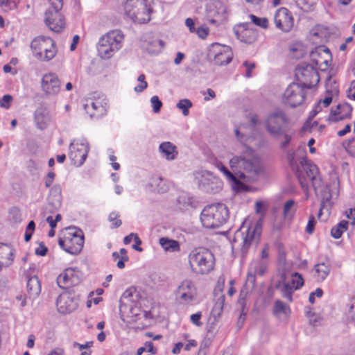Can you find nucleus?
Wrapping results in <instances>:
<instances>
[{"mask_svg":"<svg viewBox=\"0 0 355 355\" xmlns=\"http://www.w3.org/2000/svg\"><path fill=\"white\" fill-rule=\"evenodd\" d=\"M256 283V274L250 271V270H248L246 281L244 285V288L246 290H252L255 286Z\"/></svg>","mask_w":355,"mask_h":355,"instance_id":"48","label":"nucleus"},{"mask_svg":"<svg viewBox=\"0 0 355 355\" xmlns=\"http://www.w3.org/2000/svg\"><path fill=\"white\" fill-rule=\"evenodd\" d=\"M216 295H218V297L216 301L214 306L211 311V315L216 319L221 315L225 302V295L222 293V290L215 291Z\"/></svg>","mask_w":355,"mask_h":355,"instance_id":"35","label":"nucleus"},{"mask_svg":"<svg viewBox=\"0 0 355 355\" xmlns=\"http://www.w3.org/2000/svg\"><path fill=\"white\" fill-rule=\"evenodd\" d=\"M306 88L296 83H291L285 90L283 101L292 107L300 105L306 97Z\"/></svg>","mask_w":355,"mask_h":355,"instance_id":"13","label":"nucleus"},{"mask_svg":"<svg viewBox=\"0 0 355 355\" xmlns=\"http://www.w3.org/2000/svg\"><path fill=\"white\" fill-rule=\"evenodd\" d=\"M119 214L115 212L112 211L110 214L108 219L110 222L113 223V227L117 228L121 225V220L119 219Z\"/></svg>","mask_w":355,"mask_h":355,"instance_id":"54","label":"nucleus"},{"mask_svg":"<svg viewBox=\"0 0 355 355\" xmlns=\"http://www.w3.org/2000/svg\"><path fill=\"white\" fill-rule=\"evenodd\" d=\"M41 87L46 94L55 95L60 92V82L55 73H49L43 76Z\"/></svg>","mask_w":355,"mask_h":355,"instance_id":"22","label":"nucleus"},{"mask_svg":"<svg viewBox=\"0 0 355 355\" xmlns=\"http://www.w3.org/2000/svg\"><path fill=\"white\" fill-rule=\"evenodd\" d=\"M292 279L288 282L295 289L297 290L301 288L304 284V279L302 275L298 272H293L291 275Z\"/></svg>","mask_w":355,"mask_h":355,"instance_id":"47","label":"nucleus"},{"mask_svg":"<svg viewBox=\"0 0 355 355\" xmlns=\"http://www.w3.org/2000/svg\"><path fill=\"white\" fill-rule=\"evenodd\" d=\"M192 105L193 104L191 101L187 98L180 100L176 104V107L182 110V114L185 116L189 115V110L192 107Z\"/></svg>","mask_w":355,"mask_h":355,"instance_id":"44","label":"nucleus"},{"mask_svg":"<svg viewBox=\"0 0 355 355\" xmlns=\"http://www.w3.org/2000/svg\"><path fill=\"white\" fill-rule=\"evenodd\" d=\"M196 294V290L193 282L189 279H185L181 282L177 289L176 296L182 304H189L193 301Z\"/></svg>","mask_w":355,"mask_h":355,"instance_id":"20","label":"nucleus"},{"mask_svg":"<svg viewBox=\"0 0 355 355\" xmlns=\"http://www.w3.org/2000/svg\"><path fill=\"white\" fill-rule=\"evenodd\" d=\"M27 291L31 298H35L41 292L40 282L37 276L31 277L27 281Z\"/></svg>","mask_w":355,"mask_h":355,"instance_id":"33","label":"nucleus"},{"mask_svg":"<svg viewBox=\"0 0 355 355\" xmlns=\"http://www.w3.org/2000/svg\"><path fill=\"white\" fill-rule=\"evenodd\" d=\"M289 119L282 110H276L269 114L265 121L264 127L268 135L279 141V148L286 149L291 144L295 131L288 126Z\"/></svg>","mask_w":355,"mask_h":355,"instance_id":"2","label":"nucleus"},{"mask_svg":"<svg viewBox=\"0 0 355 355\" xmlns=\"http://www.w3.org/2000/svg\"><path fill=\"white\" fill-rule=\"evenodd\" d=\"M123 34L119 30L110 31L103 35L98 43V55L103 59H109L122 46Z\"/></svg>","mask_w":355,"mask_h":355,"instance_id":"6","label":"nucleus"},{"mask_svg":"<svg viewBox=\"0 0 355 355\" xmlns=\"http://www.w3.org/2000/svg\"><path fill=\"white\" fill-rule=\"evenodd\" d=\"M292 279L288 282L295 289L297 290L301 288L304 284V279L302 275L298 272H293L291 275Z\"/></svg>","mask_w":355,"mask_h":355,"instance_id":"46","label":"nucleus"},{"mask_svg":"<svg viewBox=\"0 0 355 355\" xmlns=\"http://www.w3.org/2000/svg\"><path fill=\"white\" fill-rule=\"evenodd\" d=\"M216 166L223 173L227 180L232 184V187L234 189L240 191L243 187H245L243 183L236 179V176L234 173L232 171H230L221 162L218 163Z\"/></svg>","mask_w":355,"mask_h":355,"instance_id":"28","label":"nucleus"},{"mask_svg":"<svg viewBox=\"0 0 355 355\" xmlns=\"http://www.w3.org/2000/svg\"><path fill=\"white\" fill-rule=\"evenodd\" d=\"M150 103L153 107V111L155 113L159 112L162 107V103L159 100V97L157 96H153L150 98Z\"/></svg>","mask_w":355,"mask_h":355,"instance_id":"53","label":"nucleus"},{"mask_svg":"<svg viewBox=\"0 0 355 355\" xmlns=\"http://www.w3.org/2000/svg\"><path fill=\"white\" fill-rule=\"evenodd\" d=\"M55 174L53 171H50L45 177V187L49 188L51 186L54 181Z\"/></svg>","mask_w":355,"mask_h":355,"instance_id":"61","label":"nucleus"},{"mask_svg":"<svg viewBox=\"0 0 355 355\" xmlns=\"http://www.w3.org/2000/svg\"><path fill=\"white\" fill-rule=\"evenodd\" d=\"M295 77L298 83L304 88H311L320 81L317 70L311 64L302 62L295 69Z\"/></svg>","mask_w":355,"mask_h":355,"instance_id":"10","label":"nucleus"},{"mask_svg":"<svg viewBox=\"0 0 355 355\" xmlns=\"http://www.w3.org/2000/svg\"><path fill=\"white\" fill-rule=\"evenodd\" d=\"M189 262L192 272L204 275L209 273L214 269L215 259L210 250L207 248H199L190 252Z\"/></svg>","mask_w":355,"mask_h":355,"instance_id":"5","label":"nucleus"},{"mask_svg":"<svg viewBox=\"0 0 355 355\" xmlns=\"http://www.w3.org/2000/svg\"><path fill=\"white\" fill-rule=\"evenodd\" d=\"M295 204V202L293 199H290L284 203L283 214L285 218H291L293 216L295 211V209H293Z\"/></svg>","mask_w":355,"mask_h":355,"instance_id":"45","label":"nucleus"},{"mask_svg":"<svg viewBox=\"0 0 355 355\" xmlns=\"http://www.w3.org/2000/svg\"><path fill=\"white\" fill-rule=\"evenodd\" d=\"M243 65L247 68L245 76L250 78L252 76V70L255 67V64L245 61Z\"/></svg>","mask_w":355,"mask_h":355,"instance_id":"62","label":"nucleus"},{"mask_svg":"<svg viewBox=\"0 0 355 355\" xmlns=\"http://www.w3.org/2000/svg\"><path fill=\"white\" fill-rule=\"evenodd\" d=\"M349 222L347 220H341L336 225L334 226L331 230V235L334 239H340L344 232L348 229Z\"/></svg>","mask_w":355,"mask_h":355,"instance_id":"38","label":"nucleus"},{"mask_svg":"<svg viewBox=\"0 0 355 355\" xmlns=\"http://www.w3.org/2000/svg\"><path fill=\"white\" fill-rule=\"evenodd\" d=\"M321 110V101H319L318 103L315 105L312 111L310 112L308 121L312 120Z\"/></svg>","mask_w":355,"mask_h":355,"instance_id":"60","label":"nucleus"},{"mask_svg":"<svg viewBox=\"0 0 355 355\" xmlns=\"http://www.w3.org/2000/svg\"><path fill=\"white\" fill-rule=\"evenodd\" d=\"M222 182L211 173L204 172L199 180V188L206 193H216L222 189Z\"/></svg>","mask_w":355,"mask_h":355,"instance_id":"19","label":"nucleus"},{"mask_svg":"<svg viewBox=\"0 0 355 355\" xmlns=\"http://www.w3.org/2000/svg\"><path fill=\"white\" fill-rule=\"evenodd\" d=\"M246 295H247V291H244L243 290L241 291L240 295H239V303H240L242 305V310H241V312L240 313V315L239 317L238 322H237V326L239 329L241 328V327L243 326L244 321L245 320L246 312L245 311V308H244V301H245V297Z\"/></svg>","mask_w":355,"mask_h":355,"instance_id":"41","label":"nucleus"},{"mask_svg":"<svg viewBox=\"0 0 355 355\" xmlns=\"http://www.w3.org/2000/svg\"><path fill=\"white\" fill-rule=\"evenodd\" d=\"M44 21L52 31L60 33L64 28L65 22L63 15L60 10L52 7L46 11Z\"/></svg>","mask_w":355,"mask_h":355,"instance_id":"18","label":"nucleus"},{"mask_svg":"<svg viewBox=\"0 0 355 355\" xmlns=\"http://www.w3.org/2000/svg\"><path fill=\"white\" fill-rule=\"evenodd\" d=\"M124 10L125 14L134 21L144 24L150 21V8L146 0H127Z\"/></svg>","mask_w":355,"mask_h":355,"instance_id":"8","label":"nucleus"},{"mask_svg":"<svg viewBox=\"0 0 355 355\" xmlns=\"http://www.w3.org/2000/svg\"><path fill=\"white\" fill-rule=\"evenodd\" d=\"M201 317L202 313L200 311L192 314L190 316L191 322L197 327H201L202 325V323L200 322Z\"/></svg>","mask_w":355,"mask_h":355,"instance_id":"58","label":"nucleus"},{"mask_svg":"<svg viewBox=\"0 0 355 355\" xmlns=\"http://www.w3.org/2000/svg\"><path fill=\"white\" fill-rule=\"evenodd\" d=\"M277 28L284 32H289L293 27L294 21L291 12L286 8H280L275 15Z\"/></svg>","mask_w":355,"mask_h":355,"instance_id":"21","label":"nucleus"},{"mask_svg":"<svg viewBox=\"0 0 355 355\" xmlns=\"http://www.w3.org/2000/svg\"><path fill=\"white\" fill-rule=\"evenodd\" d=\"M290 313V308L281 300H276L273 307V313L276 316L280 314L288 315Z\"/></svg>","mask_w":355,"mask_h":355,"instance_id":"40","label":"nucleus"},{"mask_svg":"<svg viewBox=\"0 0 355 355\" xmlns=\"http://www.w3.org/2000/svg\"><path fill=\"white\" fill-rule=\"evenodd\" d=\"M286 275L284 272L281 275V281L279 282L276 286L277 288H279L281 285V283H282V287L281 288L282 296L287 299L289 302H292V295L295 289L291 285L289 282H286Z\"/></svg>","mask_w":355,"mask_h":355,"instance_id":"32","label":"nucleus"},{"mask_svg":"<svg viewBox=\"0 0 355 355\" xmlns=\"http://www.w3.org/2000/svg\"><path fill=\"white\" fill-rule=\"evenodd\" d=\"M164 46V42L161 40H153L148 42L146 46V50L150 53H158Z\"/></svg>","mask_w":355,"mask_h":355,"instance_id":"43","label":"nucleus"},{"mask_svg":"<svg viewBox=\"0 0 355 355\" xmlns=\"http://www.w3.org/2000/svg\"><path fill=\"white\" fill-rule=\"evenodd\" d=\"M318 51H322L323 53H326L328 55V57L329 58H331V55L330 50L327 48H324V47L322 46V47H320L316 52H311V57L312 62L315 64V66L321 67L322 63H324V64H325L326 66H328L329 64H328V60L327 59L324 60H321L320 59L315 58V56L317 55H318L319 57L320 58V53H318Z\"/></svg>","mask_w":355,"mask_h":355,"instance_id":"39","label":"nucleus"},{"mask_svg":"<svg viewBox=\"0 0 355 355\" xmlns=\"http://www.w3.org/2000/svg\"><path fill=\"white\" fill-rule=\"evenodd\" d=\"M132 239H134L135 243H137V245L141 244V239L139 238L138 235L135 233H130L129 235L124 237V239H123L124 244L128 245L131 242Z\"/></svg>","mask_w":355,"mask_h":355,"instance_id":"56","label":"nucleus"},{"mask_svg":"<svg viewBox=\"0 0 355 355\" xmlns=\"http://www.w3.org/2000/svg\"><path fill=\"white\" fill-rule=\"evenodd\" d=\"M46 210L50 213L59 209L62 205L61 187L60 185H54L49 191L47 198Z\"/></svg>","mask_w":355,"mask_h":355,"instance_id":"25","label":"nucleus"},{"mask_svg":"<svg viewBox=\"0 0 355 355\" xmlns=\"http://www.w3.org/2000/svg\"><path fill=\"white\" fill-rule=\"evenodd\" d=\"M206 12L208 23L216 27L227 21L228 18L227 8L220 1L209 3L206 6Z\"/></svg>","mask_w":355,"mask_h":355,"instance_id":"11","label":"nucleus"},{"mask_svg":"<svg viewBox=\"0 0 355 355\" xmlns=\"http://www.w3.org/2000/svg\"><path fill=\"white\" fill-rule=\"evenodd\" d=\"M231 170L236 179L253 182L263 173V167L253 149L248 146H241L239 154L234 155L229 161Z\"/></svg>","mask_w":355,"mask_h":355,"instance_id":"1","label":"nucleus"},{"mask_svg":"<svg viewBox=\"0 0 355 355\" xmlns=\"http://www.w3.org/2000/svg\"><path fill=\"white\" fill-rule=\"evenodd\" d=\"M331 270V267L325 263H318L315 266V271L316 273L317 280L324 281L328 276Z\"/></svg>","mask_w":355,"mask_h":355,"instance_id":"36","label":"nucleus"},{"mask_svg":"<svg viewBox=\"0 0 355 355\" xmlns=\"http://www.w3.org/2000/svg\"><path fill=\"white\" fill-rule=\"evenodd\" d=\"M12 101V96L11 95H4L1 98H0V107L8 109L10 106Z\"/></svg>","mask_w":355,"mask_h":355,"instance_id":"57","label":"nucleus"},{"mask_svg":"<svg viewBox=\"0 0 355 355\" xmlns=\"http://www.w3.org/2000/svg\"><path fill=\"white\" fill-rule=\"evenodd\" d=\"M249 24L245 23L234 27V33L238 40L241 42L252 44L257 38V33L256 31L250 28Z\"/></svg>","mask_w":355,"mask_h":355,"instance_id":"23","label":"nucleus"},{"mask_svg":"<svg viewBox=\"0 0 355 355\" xmlns=\"http://www.w3.org/2000/svg\"><path fill=\"white\" fill-rule=\"evenodd\" d=\"M286 156H287V159L289 163V165H290L291 168H292V170L293 171H295V175L298 178V180H299L302 187H306V180H305L304 177L303 176L302 173L300 170V165L297 164V163L295 159V150H289L287 152Z\"/></svg>","mask_w":355,"mask_h":355,"instance_id":"29","label":"nucleus"},{"mask_svg":"<svg viewBox=\"0 0 355 355\" xmlns=\"http://www.w3.org/2000/svg\"><path fill=\"white\" fill-rule=\"evenodd\" d=\"M249 17L251 19V21L257 26H259L263 28H268V21L266 17H259L254 15H250Z\"/></svg>","mask_w":355,"mask_h":355,"instance_id":"49","label":"nucleus"},{"mask_svg":"<svg viewBox=\"0 0 355 355\" xmlns=\"http://www.w3.org/2000/svg\"><path fill=\"white\" fill-rule=\"evenodd\" d=\"M105 104L100 100L89 99L84 105V109L91 118H98L106 113Z\"/></svg>","mask_w":355,"mask_h":355,"instance_id":"26","label":"nucleus"},{"mask_svg":"<svg viewBox=\"0 0 355 355\" xmlns=\"http://www.w3.org/2000/svg\"><path fill=\"white\" fill-rule=\"evenodd\" d=\"M315 219L313 216H311L309 217L306 227V232L311 234L313 232L315 225Z\"/></svg>","mask_w":355,"mask_h":355,"instance_id":"59","label":"nucleus"},{"mask_svg":"<svg viewBox=\"0 0 355 355\" xmlns=\"http://www.w3.org/2000/svg\"><path fill=\"white\" fill-rule=\"evenodd\" d=\"M267 269V262L266 260L253 261L249 267V270L256 275L262 276L265 274Z\"/></svg>","mask_w":355,"mask_h":355,"instance_id":"37","label":"nucleus"},{"mask_svg":"<svg viewBox=\"0 0 355 355\" xmlns=\"http://www.w3.org/2000/svg\"><path fill=\"white\" fill-rule=\"evenodd\" d=\"M82 278L81 272L76 268H68L57 277V284L62 289L78 285Z\"/></svg>","mask_w":355,"mask_h":355,"instance_id":"15","label":"nucleus"},{"mask_svg":"<svg viewBox=\"0 0 355 355\" xmlns=\"http://www.w3.org/2000/svg\"><path fill=\"white\" fill-rule=\"evenodd\" d=\"M346 216L351 220V224L355 225V209H349L346 211Z\"/></svg>","mask_w":355,"mask_h":355,"instance_id":"64","label":"nucleus"},{"mask_svg":"<svg viewBox=\"0 0 355 355\" xmlns=\"http://www.w3.org/2000/svg\"><path fill=\"white\" fill-rule=\"evenodd\" d=\"M35 230V223L33 220H31L26 228L25 234H24V241L26 242H28L32 237V235Z\"/></svg>","mask_w":355,"mask_h":355,"instance_id":"51","label":"nucleus"},{"mask_svg":"<svg viewBox=\"0 0 355 355\" xmlns=\"http://www.w3.org/2000/svg\"><path fill=\"white\" fill-rule=\"evenodd\" d=\"M135 292V290L132 288L126 289L123 293L122 294V296L120 300V307H121L123 301L124 300H128L129 301H133L132 299L133 293Z\"/></svg>","mask_w":355,"mask_h":355,"instance_id":"55","label":"nucleus"},{"mask_svg":"<svg viewBox=\"0 0 355 355\" xmlns=\"http://www.w3.org/2000/svg\"><path fill=\"white\" fill-rule=\"evenodd\" d=\"M227 207L223 203L206 206L201 212L200 220L207 229H216L223 225L229 218Z\"/></svg>","mask_w":355,"mask_h":355,"instance_id":"4","label":"nucleus"},{"mask_svg":"<svg viewBox=\"0 0 355 355\" xmlns=\"http://www.w3.org/2000/svg\"><path fill=\"white\" fill-rule=\"evenodd\" d=\"M338 94V89L336 86H333L331 89H327L326 92V96L323 100L321 101V103L323 104L324 107H328L333 101V98Z\"/></svg>","mask_w":355,"mask_h":355,"instance_id":"42","label":"nucleus"},{"mask_svg":"<svg viewBox=\"0 0 355 355\" xmlns=\"http://www.w3.org/2000/svg\"><path fill=\"white\" fill-rule=\"evenodd\" d=\"M147 186L150 191L158 193H164L168 191V186L166 182L157 175L151 177Z\"/></svg>","mask_w":355,"mask_h":355,"instance_id":"30","label":"nucleus"},{"mask_svg":"<svg viewBox=\"0 0 355 355\" xmlns=\"http://www.w3.org/2000/svg\"><path fill=\"white\" fill-rule=\"evenodd\" d=\"M146 76L144 74H141L139 76L137 80L139 82V84L135 87V91L137 93L142 92L145 89L148 87V83L145 80Z\"/></svg>","mask_w":355,"mask_h":355,"instance_id":"52","label":"nucleus"},{"mask_svg":"<svg viewBox=\"0 0 355 355\" xmlns=\"http://www.w3.org/2000/svg\"><path fill=\"white\" fill-rule=\"evenodd\" d=\"M58 244L65 252L76 255L79 254L84 245V235L81 230L69 227L64 238H60Z\"/></svg>","mask_w":355,"mask_h":355,"instance_id":"7","label":"nucleus"},{"mask_svg":"<svg viewBox=\"0 0 355 355\" xmlns=\"http://www.w3.org/2000/svg\"><path fill=\"white\" fill-rule=\"evenodd\" d=\"M89 150V147L86 139H74L69 145V157L74 165L80 166L86 160Z\"/></svg>","mask_w":355,"mask_h":355,"instance_id":"12","label":"nucleus"},{"mask_svg":"<svg viewBox=\"0 0 355 355\" xmlns=\"http://www.w3.org/2000/svg\"><path fill=\"white\" fill-rule=\"evenodd\" d=\"M34 120L37 128L45 129L50 121V115L48 109L44 106L38 107L34 113Z\"/></svg>","mask_w":355,"mask_h":355,"instance_id":"27","label":"nucleus"},{"mask_svg":"<svg viewBox=\"0 0 355 355\" xmlns=\"http://www.w3.org/2000/svg\"><path fill=\"white\" fill-rule=\"evenodd\" d=\"M348 308L346 311L345 315L349 322L355 321V299L352 300L347 305Z\"/></svg>","mask_w":355,"mask_h":355,"instance_id":"50","label":"nucleus"},{"mask_svg":"<svg viewBox=\"0 0 355 355\" xmlns=\"http://www.w3.org/2000/svg\"><path fill=\"white\" fill-rule=\"evenodd\" d=\"M31 48L35 57L44 61L52 60L56 54L55 42L49 37L41 35L34 38Z\"/></svg>","mask_w":355,"mask_h":355,"instance_id":"9","label":"nucleus"},{"mask_svg":"<svg viewBox=\"0 0 355 355\" xmlns=\"http://www.w3.org/2000/svg\"><path fill=\"white\" fill-rule=\"evenodd\" d=\"M352 107L347 103H339L334 109H331L328 116V120L331 122H337L351 118Z\"/></svg>","mask_w":355,"mask_h":355,"instance_id":"24","label":"nucleus"},{"mask_svg":"<svg viewBox=\"0 0 355 355\" xmlns=\"http://www.w3.org/2000/svg\"><path fill=\"white\" fill-rule=\"evenodd\" d=\"M300 170L306 182V187L302 188L307 189L308 180H309L311 182L313 187L316 190L322 184V180L319 177L317 166L309 162L306 157H302L300 160Z\"/></svg>","mask_w":355,"mask_h":355,"instance_id":"14","label":"nucleus"},{"mask_svg":"<svg viewBox=\"0 0 355 355\" xmlns=\"http://www.w3.org/2000/svg\"><path fill=\"white\" fill-rule=\"evenodd\" d=\"M196 31L200 38L204 39L208 35L209 28L207 27L200 26Z\"/></svg>","mask_w":355,"mask_h":355,"instance_id":"63","label":"nucleus"},{"mask_svg":"<svg viewBox=\"0 0 355 355\" xmlns=\"http://www.w3.org/2000/svg\"><path fill=\"white\" fill-rule=\"evenodd\" d=\"M56 306L60 313H70L77 309L78 298L74 293H64L58 297Z\"/></svg>","mask_w":355,"mask_h":355,"instance_id":"17","label":"nucleus"},{"mask_svg":"<svg viewBox=\"0 0 355 355\" xmlns=\"http://www.w3.org/2000/svg\"><path fill=\"white\" fill-rule=\"evenodd\" d=\"M159 150L167 160L175 159L178 155L176 146L169 141L162 143L159 146Z\"/></svg>","mask_w":355,"mask_h":355,"instance_id":"31","label":"nucleus"},{"mask_svg":"<svg viewBox=\"0 0 355 355\" xmlns=\"http://www.w3.org/2000/svg\"><path fill=\"white\" fill-rule=\"evenodd\" d=\"M159 243L162 248L167 252H175L180 250L179 242L173 239H170L167 237L160 238Z\"/></svg>","mask_w":355,"mask_h":355,"instance_id":"34","label":"nucleus"},{"mask_svg":"<svg viewBox=\"0 0 355 355\" xmlns=\"http://www.w3.org/2000/svg\"><path fill=\"white\" fill-rule=\"evenodd\" d=\"M261 231V220H258L250 223L243 222L235 232L234 241L239 243L243 256L247 254L251 246H256L259 243Z\"/></svg>","mask_w":355,"mask_h":355,"instance_id":"3","label":"nucleus"},{"mask_svg":"<svg viewBox=\"0 0 355 355\" xmlns=\"http://www.w3.org/2000/svg\"><path fill=\"white\" fill-rule=\"evenodd\" d=\"M209 57L213 58L215 64L221 66L229 64L232 59V52L227 46L214 44L209 51Z\"/></svg>","mask_w":355,"mask_h":355,"instance_id":"16","label":"nucleus"}]
</instances>
